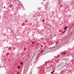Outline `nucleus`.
<instances>
[{"mask_svg":"<svg viewBox=\"0 0 74 74\" xmlns=\"http://www.w3.org/2000/svg\"><path fill=\"white\" fill-rule=\"evenodd\" d=\"M67 27H65L64 28V30H66V29H67Z\"/></svg>","mask_w":74,"mask_h":74,"instance_id":"nucleus-1","label":"nucleus"},{"mask_svg":"<svg viewBox=\"0 0 74 74\" xmlns=\"http://www.w3.org/2000/svg\"><path fill=\"white\" fill-rule=\"evenodd\" d=\"M54 71H53V72H51V74H53V73H54Z\"/></svg>","mask_w":74,"mask_h":74,"instance_id":"nucleus-2","label":"nucleus"},{"mask_svg":"<svg viewBox=\"0 0 74 74\" xmlns=\"http://www.w3.org/2000/svg\"><path fill=\"white\" fill-rule=\"evenodd\" d=\"M44 50H42L41 51V53H42L43 52H44Z\"/></svg>","mask_w":74,"mask_h":74,"instance_id":"nucleus-3","label":"nucleus"},{"mask_svg":"<svg viewBox=\"0 0 74 74\" xmlns=\"http://www.w3.org/2000/svg\"><path fill=\"white\" fill-rule=\"evenodd\" d=\"M18 69H20V67H19V66L18 67Z\"/></svg>","mask_w":74,"mask_h":74,"instance_id":"nucleus-4","label":"nucleus"},{"mask_svg":"<svg viewBox=\"0 0 74 74\" xmlns=\"http://www.w3.org/2000/svg\"><path fill=\"white\" fill-rule=\"evenodd\" d=\"M66 32V30H65L64 32L62 31V33H64V32Z\"/></svg>","mask_w":74,"mask_h":74,"instance_id":"nucleus-5","label":"nucleus"},{"mask_svg":"<svg viewBox=\"0 0 74 74\" xmlns=\"http://www.w3.org/2000/svg\"><path fill=\"white\" fill-rule=\"evenodd\" d=\"M20 64H22V62H21L20 63Z\"/></svg>","mask_w":74,"mask_h":74,"instance_id":"nucleus-6","label":"nucleus"},{"mask_svg":"<svg viewBox=\"0 0 74 74\" xmlns=\"http://www.w3.org/2000/svg\"><path fill=\"white\" fill-rule=\"evenodd\" d=\"M63 63H62L61 64V65H62V64H63Z\"/></svg>","mask_w":74,"mask_h":74,"instance_id":"nucleus-7","label":"nucleus"},{"mask_svg":"<svg viewBox=\"0 0 74 74\" xmlns=\"http://www.w3.org/2000/svg\"><path fill=\"white\" fill-rule=\"evenodd\" d=\"M61 7H62V5H61Z\"/></svg>","mask_w":74,"mask_h":74,"instance_id":"nucleus-8","label":"nucleus"}]
</instances>
